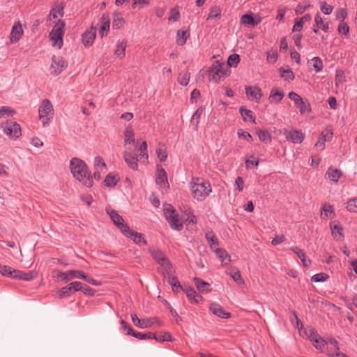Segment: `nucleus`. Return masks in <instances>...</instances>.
Instances as JSON below:
<instances>
[{
	"mask_svg": "<svg viewBox=\"0 0 357 357\" xmlns=\"http://www.w3.org/2000/svg\"><path fill=\"white\" fill-rule=\"evenodd\" d=\"M70 169L73 177L86 187L93 185V177L86 164L82 160L73 158L70 161Z\"/></svg>",
	"mask_w": 357,
	"mask_h": 357,
	"instance_id": "nucleus-1",
	"label": "nucleus"
},
{
	"mask_svg": "<svg viewBox=\"0 0 357 357\" xmlns=\"http://www.w3.org/2000/svg\"><path fill=\"white\" fill-rule=\"evenodd\" d=\"M192 196L197 201L204 200L212 192V187L208 181L199 178H193L190 183Z\"/></svg>",
	"mask_w": 357,
	"mask_h": 357,
	"instance_id": "nucleus-2",
	"label": "nucleus"
},
{
	"mask_svg": "<svg viewBox=\"0 0 357 357\" xmlns=\"http://www.w3.org/2000/svg\"><path fill=\"white\" fill-rule=\"evenodd\" d=\"M39 119L43 126L50 123L54 116V108L48 99H44L38 108Z\"/></svg>",
	"mask_w": 357,
	"mask_h": 357,
	"instance_id": "nucleus-3",
	"label": "nucleus"
},
{
	"mask_svg": "<svg viewBox=\"0 0 357 357\" xmlns=\"http://www.w3.org/2000/svg\"><path fill=\"white\" fill-rule=\"evenodd\" d=\"M65 22L59 20L50 33V38L53 47L61 49L63 46V36L64 34Z\"/></svg>",
	"mask_w": 357,
	"mask_h": 357,
	"instance_id": "nucleus-4",
	"label": "nucleus"
},
{
	"mask_svg": "<svg viewBox=\"0 0 357 357\" xmlns=\"http://www.w3.org/2000/svg\"><path fill=\"white\" fill-rule=\"evenodd\" d=\"M164 215L172 229L181 231L183 229V225L182 222H179L178 214L172 205L169 204L165 207Z\"/></svg>",
	"mask_w": 357,
	"mask_h": 357,
	"instance_id": "nucleus-5",
	"label": "nucleus"
},
{
	"mask_svg": "<svg viewBox=\"0 0 357 357\" xmlns=\"http://www.w3.org/2000/svg\"><path fill=\"white\" fill-rule=\"evenodd\" d=\"M3 132L11 139H17L22 135L21 128L15 121H7L1 124Z\"/></svg>",
	"mask_w": 357,
	"mask_h": 357,
	"instance_id": "nucleus-6",
	"label": "nucleus"
},
{
	"mask_svg": "<svg viewBox=\"0 0 357 357\" xmlns=\"http://www.w3.org/2000/svg\"><path fill=\"white\" fill-rule=\"evenodd\" d=\"M227 76L223 66L219 61H215L209 69V80L218 82Z\"/></svg>",
	"mask_w": 357,
	"mask_h": 357,
	"instance_id": "nucleus-7",
	"label": "nucleus"
},
{
	"mask_svg": "<svg viewBox=\"0 0 357 357\" xmlns=\"http://www.w3.org/2000/svg\"><path fill=\"white\" fill-rule=\"evenodd\" d=\"M68 63L61 56H53L50 66L51 74L57 76L61 74L67 67Z\"/></svg>",
	"mask_w": 357,
	"mask_h": 357,
	"instance_id": "nucleus-8",
	"label": "nucleus"
},
{
	"mask_svg": "<svg viewBox=\"0 0 357 357\" xmlns=\"http://www.w3.org/2000/svg\"><path fill=\"white\" fill-rule=\"evenodd\" d=\"M150 252L153 258L158 262V264L163 266L167 272L171 271V264L163 252L160 250H151Z\"/></svg>",
	"mask_w": 357,
	"mask_h": 357,
	"instance_id": "nucleus-9",
	"label": "nucleus"
},
{
	"mask_svg": "<svg viewBox=\"0 0 357 357\" xmlns=\"http://www.w3.org/2000/svg\"><path fill=\"white\" fill-rule=\"evenodd\" d=\"M107 213L109 215L114 224L120 229L122 234L125 232L126 229H128V226L125 223L122 216H121L115 210L107 209Z\"/></svg>",
	"mask_w": 357,
	"mask_h": 357,
	"instance_id": "nucleus-10",
	"label": "nucleus"
},
{
	"mask_svg": "<svg viewBox=\"0 0 357 357\" xmlns=\"http://www.w3.org/2000/svg\"><path fill=\"white\" fill-rule=\"evenodd\" d=\"M123 234L126 237L130 238L137 245H145L147 244V241L145 240L143 234L135 231L130 229L129 227L128 229H126L125 232L123 233Z\"/></svg>",
	"mask_w": 357,
	"mask_h": 357,
	"instance_id": "nucleus-11",
	"label": "nucleus"
},
{
	"mask_svg": "<svg viewBox=\"0 0 357 357\" xmlns=\"http://www.w3.org/2000/svg\"><path fill=\"white\" fill-rule=\"evenodd\" d=\"M24 31L20 21L15 22L12 27L9 39L10 43L18 42L23 36Z\"/></svg>",
	"mask_w": 357,
	"mask_h": 357,
	"instance_id": "nucleus-12",
	"label": "nucleus"
},
{
	"mask_svg": "<svg viewBox=\"0 0 357 357\" xmlns=\"http://www.w3.org/2000/svg\"><path fill=\"white\" fill-rule=\"evenodd\" d=\"M284 135L286 139L294 144H301L305 138V135L299 130H286Z\"/></svg>",
	"mask_w": 357,
	"mask_h": 357,
	"instance_id": "nucleus-13",
	"label": "nucleus"
},
{
	"mask_svg": "<svg viewBox=\"0 0 357 357\" xmlns=\"http://www.w3.org/2000/svg\"><path fill=\"white\" fill-rule=\"evenodd\" d=\"M155 182L161 189L167 190L169 188L167 176L163 168L158 169Z\"/></svg>",
	"mask_w": 357,
	"mask_h": 357,
	"instance_id": "nucleus-14",
	"label": "nucleus"
},
{
	"mask_svg": "<svg viewBox=\"0 0 357 357\" xmlns=\"http://www.w3.org/2000/svg\"><path fill=\"white\" fill-rule=\"evenodd\" d=\"M131 319L133 324L139 328H151L153 324V321L156 320L155 318L153 319H140L138 318L137 315L135 314H131Z\"/></svg>",
	"mask_w": 357,
	"mask_h": 357,
	"instance_id": "nucleus-15",
	"label": "nucleus"
},
{
	"mask_svg": "<svg viewBox=\"0 0 357 357\" xmlns=\"http://www.w3.org/2000/svg\"><path fill=\"white\" fill-rule=\"evenodd\" d=\"M96 36V28L91 26L82 34V43L85 47L91 46Z\"/></svg>",
	"mask_w": 357,
	"mask_h": 357,
	"instance_id": "nucleus-16",
	"label": "nucleus"
},
{
	"mask_svg": "<svg viewBox=\"0 0 357 357\" xmlns=\"http://www.w3.org/2000/svg\"><path fill=\"white\" fill-rule=\"evenodd\" d=\"M245 93L248 97L252 98L256 102H259L262 96L261 89L258 86H248L245 87Z\"/></svg>",
	"mask_w": 357,
	"mask_h": 357,
	"instance_id": "nucleus-17",
	"label": "nucleus"
},
{
	"mask_svg": "<svg viewBox=\"0 0 357 357\" xmlns=\"http://www.w3.org/2000/svg\"><path fill=\"white\" fill-rule=\"evenodd\" d=\"M123 158L126 164L133 170H137L138 169V159L136 155L131 153L128 151H124L123 153Z\"/></svg>",
	"mask_w": 357,
	"mask_h": 357,
	"instance_id": "nucleus-18",
	"label": "nucleus"
},
{
	"mask_svg": "<svg viewBox=\"0 0 357 357\" xmlns=\"http://www.w3.org/2000/svg\"><path fill=\"white\" fill-rule=\"evenodd\" d=\"M36 272L35 271H29L24 272L20 270L13 269V278L20 279L24 281H30L36 277Z\"/></svg>",
	"mask_w": 357,
	"mask_h": 357,
	"instance_id": "nucleus-19",
	"label": "nucleus"
},
{
	"mask_svg": "<svg viewBox=\"0 0 357 357\" xmlns=\"http://www.w3.org/2000/svg\"><path fill=\"white\" fill-rule=\"evenodd\" d=\"M210 311L215 315L222 319H228L231 317V313L225 312L222 307L218 303H212L209 307Z\"/></svg>",
	"mask_w": 357,
	"mask_h": 357,
	"instance_id": "nucleus-20",
	"label": "nucleus"
},
{
	"mask_svg": "<svg viewBox=\"0 0 357 357\" xmlns=\"http://www.w3.org/2000/svg\"><path fill=\"white\" fill-rule=\"evenodd\" d=\"M100 27L99 30V33L102 38L107 36L110 26V19L109 15L103 14L100 20Z\"/></svg>",
	"mask_w": 357,
	"mask_h": 357,
	"instance_id": "nucleus-21",
	"label": "nucleus"
},
{
	"mask_svg": "<svg viewBox=\"0 0 357 357\" xmlns=\"http://www.w3.org/2000/svg\"><path fill=\"white\" fill-rule=\"evenodd\" d=\"M205 238L208 242V244L210 247V248L212 250H214L215 249L218 248L219 242L218 239L215 234V233L212 230H208L206 231L205 234Z\"/></svg>",
	"mask_w": 357,
	"mask_h": 357,
	"instance_id": "nucleus-22",
	"label": "nucleus"
},
{
	"mask_svg": "<svg viewBox=\"0 0 357 357\" xmlns=\"http://www.w3.org/2000/svg\"><path fill=\"white\" fill-rule=\"evenodd\" d=\"M194 282L199 291L202 293H208L211 291L210 284L202 279L195 277L194 278Z\"/></svg>",
	"mask_w": 357,
	"mask_h": 357,
	"instance_id": "nucleus-23",
	"label": "nucleus"
},
{
	"mask_svg": "<svg viewBox=\"0 0 357 357\" xmlns=\"http://www.w3.org/2000/svg\"><path fill=\"white\" fill-rule=\"evenodd\" d=\"M127 43L128 42L126 39L117 41L116 49L114 52V54L119 59H123L125 56V51L127 47Z\"/></svg>",
	"mask_w": 357,
	"mask_h": 357,
	"instance_id": "nucleus-24",
	"label": "nucleus"
},
{
	"mask_svg": "<svg viewBox=\"0 0 357 357\" xmlns=\"http://www.w3.org/2000/svg\"><path fill=\"white\" fill-rule=\"evenodd\" d=\"M190 37V31L188 30H178L176 33V43L178 45L183 46L185 44L188 38Z\"/></svg>",
	"mask_w": 357,
	"mask_h": 357,
	"instance_id": "nucleus-25",
	"label": "nucleus"
},
{
	"mask_svg": "<svg viewBox=\"0 0 357 357\" xmlns=\"http://www.w3.org/2000/svg\"><path fill=\"white\" fill-rule=\"evenodd\" d=\"M66 283L70 281L74 278L82 279L84 278V272L81 270H70L66 271Z\"/></svg>",
	"mask_w": 357,
	"mask_h": 357,
	"instance_id": "nucleus-26",
	"label": "nucleus"
},
{
	"mask_svg": "<svg viewBox=\"0 0 357 357\" xmlns=\"http://www.w3.org/2000/svg\"><path fill=\"white\" fill-rule=\"evenodd\" d=\"M124 144H135L134 130L131 126H126L124 130Z\"/></svg>",
	"mask_w": 357,
	"mask_h": 357,
	"instance_id": "nucleus-27",
	"label": "nucleus"
},
{
	"mask_svg": "<svg viewBox=\"0 0 357 357\" xmlns=\"http://www.w3.org/2000/svg\"><path fill=\"white\" fill-rule=\"evenodd\" d=\"M215 252L217 257L224 264H227L230 261V256L227 252L222 248H217L213 250Z\"/></svg>",
	"mask_w": 357,
	"mask_h": 357,
	"instance_id": "nucleus-28",
	"label": "nucleus"
},
{
	"mask_svg": "<svg viewBox=\"0 0 357 357\" xmlns=\"http://www.w3.org/2000/svg\"><path fill=\"white\" fill-rule=\"evenodd\" d=\"M125 24V20L121 13H115L114 14V18L112 21V28L114 29H119Z\"/></svg>",
	"mask_w": 357,
	"mask_h": 357,
	"instance_id": "nucleus-29",
	"label": "nucleus"
},
{
	"mask_svg": "<svg viewBox=\"0 0 357 357\" xmlns=\"http://www.w3.org/2000/svg\"><path fill=\"white\" fill-rule=\"evenodd\" d=\"M326 176L331 181L333 182H337L342 176V172L337 169L330 167L326 172Z\"/></svg>",
	"mask_w": 357,
	"mask_h": 357,
	"instance_id": "nucleus-30",
	"label": "nucleus"
},
{
	"mask_svg": "<svg viewBox=\"0 0 357 357\" xmlns=\"http://www.w3.org/2000/svg\"><path fill=\"white\" fill-rule=\"evenodd\" d=\"M332 235L337 240H342L344 238L343 229L339 224L331 226Z\"/></svg>",
	"mask_w": 357,
	"mask_h": 357,
	"instance_id": "nucleus-31",
	"label": "nucleus"
},
{
	"mask_svg": "<svg viewBox=\"0 0 357 357\" xmlns=\"http://www.w3.org/2000/svg\"><path fill=\"white\" fill-rule=\"evenodd\" d=\"M284 97V94L281 91H278L277 89H273L271 91L268 100L270 102H280Z\"/></svg>",
	"mask_w": 357,
	"mask_h": 357,
	"instance_id": "nucleus-32",
	"label": "nucleus"
},
{
	"mask_svg": "<svg viewBox=\"0 0 357 357\" xmlns=\"http://www.w3.org/2000/svg\"><path fill=\"white\" fill-rule=\"evenodd\" d=\"M301 114H309L312 111L310 103L307 100H303L296 106Z\"/></svg>",
	"mask_w": 357,
	"mask_h": 357,
	"instance_id": "nucleus-33",
	"label": "nucleus"
},
{
	"mask_svg": "<svg viewBox=\"0 0 357 357\" xmlns=\"http://www.w3.org/2000/svg\"><path fill=\"white\" fill-rule=\"evenodd\" d=\"M190 78V73L188 70H183L179 73L178 76V82L182 86H187Z\"/></svg>",
	"mask_w": 357,
	"mask_h": 357,
	"instance_id": "nucleus-34",
	"label": "nucleus"
},
{
	"mask_svg": "<svg viewBox=\"0 0 357 357\" xmlns=\"http://www.w3.org/2000/svg\"><path fill=\"white\" fill-rule=\"evenodd\" d=\"M315 25L322 29L324 32H327L329 29L328 22L324 23L320 13H317L314 17Z\"/></svg>",
	"mask_w": 357,
	"mask_h": 357,
	"instance_id": "nucleus-35",
	"label": "nucleus"
},
{
	"mask_svg": "<svg viewBox=\"0 0 357 357\" xmlns=\"http://www.w3.org/2000/svg\"><path fill=\"white\" fill-rule=\"evenodd\" d=\"M321 215H324L326 218H333L335 215L333 206L331 204H324L321 207Z\"/></svg>",
	"mask_w": 357,
	"mask_h": 357,
	"instance_id": "nucleus-36",
	"label": "nucleus"
},
{
	"mask_svg": "<svg viewBox=\"0 0 357 357\" xmlns=\"http://www.w3.org/2000/svg\"><path fill=\"white\" fill-rule=\"evenodd\" d=\"M257 134L260 141L264 143L271 142L272 137L271 133L268 131L264 130H259L257 131Z\"/></svg>",
	"mask_w": 357,
	"mask_h": 357,
	"instance_id": "nucleus-37",
	"label": "nucleus"
},
{
	"mask_svg": "<svg viewBox=\"0 0 357 357\" xmlns=\"http://www.w3.org/2000/svg\"><path fill=\"white\" fill-rule=\"evenodd\" d=\"M280 73L281 77L288 82L292 81L295 78L294 74L290 68H280Z\"/></svg>",
	"mask_w": 357,
	"mask_h": 357,
	"instance_id": "nucleus-38",
	"label": "nucleus"
},
{
	"mask_svg": "<svg viewBox=\"0 0 357 357\" xmlns=\"http://www.w3.org/2000/svg\"><path fill=\"white\" fill-rule=\"evenodd\" d=\"M221 16V9L219 6H213L210 8L209 14L206 20L213 19H220Z\"/></svg>",
	"mask_w": 357,
	"mask_h": 357,
	"instance_id": "nucleus-39",
	"label": "nucleus"
},
{
	"mask_svg": "<svg viewBox=\"0 0 357 357\" xmlns=\"http://www.w3.org/2000/svg\"><path fill=\"white\" fill-rule=\"evenodd\" d=\"M203 112L204 109L202 107H199L193 114L191 118L190 122L193 126H195L196 129L197 128L198 124L199 123V119L202 114H203Z\"/></svg>",
	"mask_w": 357,
	"mask_h": 357,
	"instance_id": "nucleus-40",
	"label": "nucleus"
},
{
	"mask_svg": "<svg viewBox=\"0 0 357 357\" xmlns=\"http://www.w3.org/2000/svg\"><path fill=\"white\" fill-rule=\"evenodd\" d=\"M240 114L243 116V119L245 121L248 119L253 123L255 122V117L254 116V113L250 109H245L243 107H240L239 109Z\"/></svg>",
	"mask_w": 357,
	"mask_h": 357,
	"instance_id": "nucleus-41",
	"label": "nucleus"
},
{
	"mask_svg": "<svg viewBox=\"0 0 357 357\" xmlns=\"http://www.w3.org/2000/svg\"><path fill=\"white\" fill-rule=\"evenodd\" d=\"M15 111L10 107L2 106L0 107V119L12 116Z\"/></svg>",
	"mask_w": 357,
	"mask_h": 357,
	"instance_id": "nucleus-42",
	"label": "nucleus"
},
{
	"mask_svg": "<svg viewBox=\"0 0 357 357\" xmlns=\"http://www.w3.org/2000/svg\"><path fill=\"white\" fill-rule=\"evenodd\" d=\"M312 66L316 73L321 72L323 69L324 65L322 60L319 56H315L311 60Z\"/></svg>",
	"mask_w": 357,
	"mask_h": 357,
	"instance_id": "nucleus-43",
	"label": "nucleus"
},
{
	"mask_svg": "<svg viewBox=\"0 0 357 357\" xmlns=\"http://www.w3.org/2000/svg\"><path fill=\"white\" fill-rule=\"evenodd\" d=\"M240 61L239 55L237 54H233L229 55L227 64L229 67L236 68Z\"/></svg>",
	"mask_w": 357,
	"mask_h": 357,
	"instance_id": "nucleus-44",
	"label": "nucleus"
},
{
	"mask_svg": "<svg viewBox=\"0 0 357 357\" xmlns=\"http://www.w3.org/2000/svg\"><path fill=\"white\" fill-rule=\"evenodd\" d=\"M133 337L139 340L153 339L155 338V334L152 332H148L146 333L135 332V334H133Z\"/></svg>",
	"mask_w": 357,
	"mask_h": 357,
	"instance_id": "nucleus-45",
	"label": "nucleus"
},
{
	"mask_svg": "<svg viewBox=\"0 0 357 357\" xmlns=\"http://www.w3.org/2000/svg\"><path fill=\"white\" fill-rule=\"evenodd\" d=\"M305 333L308 339L312 342L321 337L320 335L317 333V330L313 328L307 329Z\"/></svg>",
	"mask_w": 357,
	"mask_h": 357,
	"instance_id": "nucleus-46",
	"label": "nucleus"
},
{
	"mask_svg": "<svg viewBox=\"0 0 357 357\" xmlns=\"http://www.w3.org/2000/svg\"><path fill=\"white\" fill-rule=\"evenodd\" d=\"M117 182L118 178L111 174H108L104 180L105 185L107 187H114L116 185Z\"/></svg>",
	"mask_w": 357,
	"mask_h": 357,
	"instance_id": "nucleus-47",
	"label": "nucleus"
},
{
	"mask_svg": "<svg viewBox=\"0 0 357 357\" xmlns=\"http://www.w3.org/2000/svg\"><path fill=\"white\" fill-rule=\"evenodd\" d=\"M333 136V130L331 128L328 127L324 130H323L320 135V137H321L324 141L329 142L332 139Z\"/></svg>",
	"mask_w": 357,
	"mask_h": 357,
	"instance_id": "nucleus-48",
	"label": "nucleus"
},
{
	"mask_svg": "<svg viewBox=\"0 0 357 357\" xmlns=\"http://www.w3.org/2000/svg\"><path fill=\"white\" fill-rule=\"evenodd\" d=\"M180 17V13L178 8L175 7L170 10L169 17L168 18L169 22H176L178 20Z\"/></svg>",
	"mask_w": 357,
	"mask_h": 357,
	"instance_id": "nucleus-49",
	"label": "nucleus"
},
{
	"mask_svg": "<svg viewBox=\"0 0 357 357\" xmlns=\"http://www.w3.org/2000/svg\"><path fill=\"white\" fill-rule=\"evenodd\" d=\"M57 294L59 298H63L66 297H69L72 294V293L70 291V287H68V285H67L64 287L59 289L57 291Z\"/></svg>",
	"mask_w": 357,
	"mask_h": 357,
	"instance_id": "nucleus-50",
	"label": "nucleus"
},
{
	"mask_svg": "<svg viewBox=\"0 0 357 357\" xmlns=\"http://www.w3.org/2000/svg\"><path fill=\"white\" fill-rule=\"evenodd\" d=\"M328 275L326 273H321L314 275L311 278V280L314 282H325L328 280Z\"/></svg>",
	"mask_w": 357,
	"mask_h": 357,
	"instance_id": "nucleus-51",
	"label": "nucleus"
},
{
	"mask_svg": "<svg viewBox=\"0 0 357 357\" xmlns=\"http://www.w3.org/2000/svg\"><path fill=\"white\" fill-rule=\"evenodd\" d=\"M313 346L318 350H320L321 351H323V349L325 348L326 345V341L324 340L321 337L312 342Z\"/></svg>",
	"mask_w": 357,
	"mask_h": 357,
	"instance_id": "nucleus-52",
	"label": "nucleus"
},
{
	"mask_svg": "<svg viewBox=\"0 0 357 357\" xmlns=\"http://www.w3.org/2000/svg\"><path fill=\"white\" fill-rule=\"evenodd\" d=\"M94 166L96 170H102L105 169L106 165L100 156H96L94 159Z\"/></svg>",
	"mask_w": 357,
	"mask_h": 357,
	"instance_id": "nucleus-53",
	"label": "nucleus"
},
{
	"mask_svg": "<svg viewBox=\"0 0 357 357\" xmlns=\"http://www.w3.org/2000/svg\"><path fill=\"white\" fill-rule=\"evenodd\" d=\"M0 273L2 275L13 278V270L8 266H0Z\"/></svg>",
	"mask_w": 357,
	"mask_h": 357,
	"instance_id": "nucleus-54",
	"label": "nucleus"
},
{
	"mask_svg": "<svg viewBox=\"0 0 357 357\" xmlns=\"http://www.w3.org/2000/svg\"><path fill=\"white\" fill-rule=\"evenodd\" d=\"M169 284L171 285L173 291H178V289H182L179 281L176 277L169 278Z\"/></svg>",
	"mask_w": 357,
	"mask_h": 357,
	"instance_id": "nucleus-55",
	"label": "nucleus"
},
{
	"mask_svg": "<svg viewBox=\"0 0 357 357\" xmlns=\"http://www.w3.org/2000/svg\"><path fill=\"white\" fill-rule=\"evenodd\" d=\"M288 97L292 101H294L296 107L298 105V104L303 100V99L299 96L298 93L294 91H291L288 93Z\"/></svg>",
	"mask_w": 357,
	"mask_h": 357,
	"instance_id": "nucleus-56",
	"label": "nucleus"
},
{
	"mask_svg": "<svg viewBox=\"0 0 357 357\" xmlns=\"http://www.w3.org/2000/svg\"><path fill=\"white\" fill-rule=\"evenodd\" d=\"M288 97L292 101H294L296 107L298 105V104L303 100V99L299 96L298 93L294 91H291L288 93Z\"/></svg>",
	"mask_w": 357,
	"mask_h": 357,
	"instance_id": "nucleus-57",
	"label": "nucleus"
},
{
	"mask_svg": "<svg viewBox=\"0 0 357 357\" xmlns=\"http://www.w3.org/2000/svg\"><path fill=\"white\" fill-rule=\"evenodd\" d=\"M348 211L357 213V198L351 199L347 202V206Z\"/></svg>",
	"mask_w": 357,
	"mask_h": 357,
	"instance_id": "nucleus-58",
	"label": "nucleus"
},
{
	"mask_svg": "<svg viewBox=\"0 0 357 357\" xmlns=\"http://www.w3.org/2000/svg\"><path fill=\"white\" fill-rule=\"evenodd\" d=\"M153 340H155L158 342H172V336H171V334L168 332H165L162 335H159V336H157L155 335V338H153Z\"/></svg>",
	"mask_w": 357,
	"mask_h": 357,
	"instance_id": "nucleus-59",
	"label": "nucleus"
},
{
	"mask_svg": "<svg viewBox=\"0 0 357 357\" xmlns=\"http://www.w3.org/2000/svg\"><path fill=\"white\" fill-rule=\"evenodd\" d=\"M241 22L242 24H256V23H255L254 17L251 15L248 14L243 15L241 17Z\"/></svg>",
	"mask_w": 357,
	"mask_h": 357,
	"instance_id": "nucleus-60",
	"label": "nucleus"
},
{
	"mask_svg": "<svg viewBox=\"0 0 357 357\" xmlns=\"http://www.w3.org/2000/svg\"><path fill=\"white\" fill-rule=\"evenodd\" d=\"M320 9L325 15H329L332 13L333 7L331 5H328L326 1H321Z\"/></svg>",
	"mask_w": 357,
	"mask_h": 357,
	"instance_id": "nucleus-61",
	"label": "nucleus"
},
{
	"mask_svg": "<svg viewBox=\"0 0 357 357\" xmlns=\"http://www.w3.org/2000/svg\"><path fill=\"white\" fill-rule=\"evenodd\" d=\"M82 284L83 283H82L80 282L75 281V282H72L69 283L68 285L70 287L71 293H73V292L81 291Z\"/></svg>",
	"mask_w": 357,
	"mask_h": 357,
	"instance_id": "nucleus-62",
	"label": "nucleus"
},
{
	"mask_svg": "<svg viewBox=\"0 0 357 357\" xmlns=\"http://www.w3.org/2000/svg\"><path fill=\"white\" fill-rule=\"evenodd\" d=\"M302 38L303 36L301 33H294L292 36V39L294 42V44L298 50H301L303 48V45L301 43Z\"/></svg>",
	"mask_w": 357,
	"mask_h": 357,
	"instance_id": "nucleus-63",
	"label": "nucleus"
},
{
	"mask_svg": "<svg viewBox=\"0 0 357 357\" xmlns=\"http://www.w3.org/2000/svg\"><path fill=\"white\" fill-rule=\"evenodd\" d=\"M338 32L340 34L347 35L349 32V26L344 22H341L338 26Z\"/></svg>",
	"mask_w": 357,
	"mask_h": 357,
	"instance_id": "nucleus-64",
	"label": "nucleus"
}]
</instances>
